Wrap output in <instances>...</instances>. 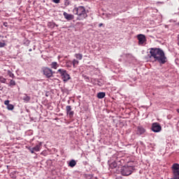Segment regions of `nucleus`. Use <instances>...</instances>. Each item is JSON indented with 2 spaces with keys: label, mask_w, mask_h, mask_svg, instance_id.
<instances>
[{
  "label": "nucleus",
  "mask_w": 179,
  "mask_h": 179,
  "mask_svg": "<svg viewBox=\"0 0 179 179\" xmlns=\"http://www.w3.org/2000/svg\"><path fill=\"white\" fill-rule=\"evenodd\" d=\"M150 58H154L155 62H158L159 65H164L167 62V57L164 54V51L160 48H152L150 50Z\"/></svg>",
  "instance_id": "nucleus-1"
},
{
  "label": "nucleus",
  "mask_w": 179,
  "mask_h": 179,
  "mask_svg": "<svg viewBox=\"0 0 179 179\" xmlns=\"http://www.w3.org/2000/svg\"><path fill=\"white\" fill-rule=\"evenodd\" d=\"M73 13L77 15V20H84V19L87 17V12H86V8L83 6L74 7Z\"/></svg>",
  "instance_id": "nucleus-2"
},
{
  "label": "nucleus",
  "mask_w": 179,
  "mask_h": 179,
  "mask_svg": "<svg viewBox=\"0 0 179 179\" xmlns=\"http://www.w3.org/2000/svg\"><path fill=\"white\" fill-rule=\"evenodd\" d=\"M57 73H59L64 83H66V82H68V80H70L71 79V76L69 75V73H68V71L64 69H58Z\"/></svg>",
  "instance_id": "nucleus-3"
},
{
  "label": "nucleus",
  "mask_w": 179,
  "mask_h": 179,
  "mask_svg": "<svg viewBox=\"0 0 179 179\" xmlns=\"http://www.w3.org/2000/svg\"><path fill=\"white\" fill-rule=\"evenodd\" d=\"M134 171V166H124L120 169V174L122 176H131Z\"/></svg>",
  "instance_id": "nucleus-4"
},
{
  "label": "nucleus",
  "mask_w": 179,
  "mask_h": 179,
  "mask_svg": "<svg viewBox=\"0 0 179 179\" xmlns=\"http://www.w3.org/2000/svg\"><path fill=\"white\" fill-rule=\"evenodd\" d=\"M42 71L43 75L46 76L48 78H52V75L54 74L52 70L48 67H42Z\"/></svg>",
  "instance_id": "nucleus-5"
},
{
  "label": "nucleus",
  "mask_w": 179,
  "mask_h": 179,
  "mask_svg": "<svg viewBox=\"0 0 179 179\" xmlns=\"http://www.w3.org/2000/svg\"><path fill=\"white\" fill-rule=\"evenodd\" d=\"M151 129L152 132H160L162 131V126H160L159 123L155 122L152 123Z\"/></svg>",
  "instance_id": "nucleus-6"
},
{
  "label": "nucleus",
  "mask_w": 179,
  "mask_h": 179,
  "mask_svg": "<svg viewBox=\"0 0 179 179\" xmlns=\"http://www.w3.org/2000/svg\"><path fill=\"white\" fill-rule=\"evenodd\" d=\"M137 38L138 40V45H143L145 43H146V36L143 34H138L137 36Z\"/></svg>",
  "instance_id": "nucleus-7"
},
{
  "label": "nucleus",
  "mask_w": 179,
  "mask_h": 179,
  "mask_svg": "<svg viewBox=\"0 0 179 179\" xmlns=\"http://www.w3.org/2000/svg\"><path fill=\"white\" fill-rule=\"evenodd\" d=\"M66 114H67V115H69V118H73V115L75 114V112H73V110H72V106H66Z\"/></svg>",
  "instance_id": "nucleus-8"
},
{
  "label": "nucleus",
  "mask_w": 179,
  "mask_h": 179,
  "mask_svg": "<svg viewBox=\"0 0 179 179\" xmlns=\"http://www.w3.org/2000/svg\"><path fill=\"white\" fill-rule=\"evenodd\" d=\"M63 16L64 17L65 20L68 21L73 20L75 19V15L69 14L66 12L63 13Z\"/></svg>",
  "instance_id": "nucleus-9"
},
{
  "label": "nucleus",
  "mask_w": 179,
  "mask_h": 179,
  "mask_svg": "<svg viewBox=\"0 0 179 179\" xmlns=\"http://www.w3.org/2000/svg\"><path fill=\"white\" fill-rule=\"evenodd\" d=\"M136 135H143V134H145V132H146V129H145V127H142V126H138L136 128Z\"/></svg>",
  "instance_id": "nucleus-10"
},
{
  "label": "nucleus",
  "mask_w": 179,
  "mask_h": 179,
  "mask_svg": "<svg viewBox=\"0 0 179 179\" xmlns=\"http://www.w3.org/2000/svg\"><path fill=\"white\" fill-rule=\"evenodd\" d=\"M58 27V24H55L54 21H51L48 22V27H50V29H54V27Z\"/></svg>",
  "instance_id": "nucleus-11"
},
{
  "label": "nucleus",
  "mask_w": 179,
  "mask_h": 179,
  "mask_svg": "<svg viewBox=\"0 0 179 179\" xmlns=\"http://www.w3.org/2000/svg\"><path fill=\"white\" fill-rule=\"evenodd\" d=\"M58 66H59V65L58 64V63L57 62H52L50 64V68H52V69H57V68H58Z\"/></svg>",
  "instance_id": "nucleus-12"
},
{
  "label": "nucleus",
  "mask_w": 179,
  "mask_h": 179,
  "mask_svg": "<svg viewBox=\"0 0 179 179\" xmlns=\"http://www.w3.org/2000/svg\"><path fill=\"white\" fill-rule=\"evenodd\" d=\"M22 100H24V103H29V101L31 100V98L27 95V94H24V96L22 97Z\"/></svg>",
  "instance_id": "nucleus-13"
},
{
  "label": "nucleus",
  "mask_w": 179,
  "mask_h": 179,
  "mask_svg": "<svg viewBox=\"0 0 179 179\" xmlns=\"http://www.w3.org/2000/svg\"><path fill=\"white\" fill-rule=\"evenodd\" d=\"M69 167H75L76 166V161L75 159H71L69 163Z\"/></svg>",
  "instance_id": "nucleus-14"
},
{
  "label": "nucleus",
  "mask_w": 179,
  "mask_h": 179,
  "mask_svg": "<svg viewBox=\"0 0 179 179\" xmlns=\"http://www.w3.org/2000/svg\"><path fill=\"white\" fill-rule=\"evenodd\" d=\"M97 97L98 99H104V97H106V92H99Z\"/></svg>",
  "instance_id": "nucleus-15"
},
{
  "label": "nucleus",
  "mask_w": 179,
  "mask_h": 179,
  "mask_svg": "<svg viewBox=\"0 0 179 179\" xmlns=\"http://www.w3.org/2000/svg\"><path fill=\"white\" fill-rule=\"evenodd\" d=\"M40 148H41V143H40L39 144L36 145L33 148H34L35 152H40Z\"/></svg>",
  "instance_id": "nucleus-16"
},
{
  "label": "nucleus",
  "mask_w": 179,
  "mask_h": 179,
  "mask_svg": "<svg viewBox=\"0 0 179 179\" xmlns=\"http://www.w3.org/2000/svg\"><path fill=\"white\" fill-rule=\"evenodd\" d=\"M74 56L77 59H79L80 61L82 59V58H83V55L80 53H76Z\"/></svg>",
  "instance_id": "nucleus-17"
},
{
  "label": "nucleus",
  "mask_w": 179,
  "mask_h": 179,
  "mask_svg": "<svg viewBox=\"0 0 179 179\" xmlns=\"http://www.w3.org/2000/svg\"><path fill=\"white\" fill-rule=\"evenodd\" d=\"M72 64H73V68H76L77 65H79V61H78V60H76V59H74L73 60Z\"/></svg>",
  "instance_id": "nucleus-18"
},
{
  "label": "nucleus",
  "mask_w": 179,
  "mask_h": 179,
  "mask_svg": "<svg viewBox=\"0 0 179 179\" xmlns=\"http://www.w3.org/2000/svg\"><path fill=\"white\" fill-rule=\"evenodd\" d=\"M117 162H112V163L109 165V167H110V169H115V167H117Z\"/></svg>",
  "instance_id": "nucleus-19"
},
{
  "label": "nucleus",
  "mask_w": 179,
  "mask_h": 179,
  "mask_svg": "<svg viewBox=\"0 0 179 179\" xmlns=\"http://www.w3.org/2000/svg\"><path fill=\"white\" fill-rule=\"evenodd\" d=\"M95 83L98 85V86H102L103 85H104V83H103V82H101V80L99 79L95 80Z\"/></svg>",
  "instance_id": "nucleus-20"
},
{
  "label": "nucleus",
  "mask_w": 179,
  "mask_h": 179,
  "mask_svg": "<svg viewBox=\"0 0 179 179\" xmlns=\"http://www.w3.org/2000/svg\"><path fill=\"white\" fill-rule=\"evenodd\" d=\"M62 92L63 94H69V91L67 88H62Z\"/></svg>",
  "instance_id": "nucleus-21"
},
{
  "label": "nucleus",
  "mask_w": 179,
  "mask_h": 179,
  "mask_svg": "<svg viewBox=\"0 0 179 179\" xmlns=\"http://www.w3.org/2000/svg\"><path fill=\"white\" fill-rule=\"evenodd\" d=\"M13 108H15V106L10 103L7 106V109L9 110L10 111H12Z\"/></svg>",
  "instance_id": "nucleus-22"
},
{
  "label": "nucleus",
  "mask_w": 179,
  "mask_h": 179,
  "mask_svg": "<svg viewBox=\"0 0 179 179\" xmlns=\"http://www.w3.org/2000/svg\"><path fill=\"white\" fill-rule=\"evenodd\" d=\"M8 75L10 76V78H15V74L12 73L10 71H8Z\"/></svg>",
  "instance_id": "nucleus-23"
},
{
  "label": "nucleus",
  "mask_w": 179,
  "mask_h": 179,
  "mask_svg": "<svg viewBox=\"0 0 179 179\" xmlns=\"http://www.w3.org/2000/svg\"><path fill=\"white\" fill-rule=\"evenodd\" d=\"M64 5L65 6H69V5H71V1L69 0H65Z\"/></svg>",
  "instance_id": "nucleus-24"
},
{
  "label": "nucleus",
  "mask_w": 179,
  "mask_h": 179,
  "mask_svg": "<svg viewBox=\"0 0 179 179\" xmlns=\"http://www.w3.org/2000/svg\"><path fill=\"white\" fill-rule=\"evenodd\" d=\"M16 85V82H15V80H11L10 81V86H15Z\"/></svg>",
  "instance_id": "nucleus-25"
},
{
  "label": "nucleus",
  "mask_w": 179,
  "mask_h": 179,
  "mask_svg": "<svg viewBox=\"0 0 179 179\" xmlns=\"http://www.w3.org/2000/svg\"><path fill=\"white\" fill-rule=\"evenodd\" d=\"M0 82L1 83H6V80L4 78L1 77L0 78Z\"/></svg>",
  "instance_id": "nucleus-26"
},
{
  "label": "nucleus",
  "mask_w": 179,
  "mask_h": 179,
  "mask_svg": "<svg viewBox=\"0 0 179 179\" xmlns=\"http://www.w3.org/2000/svg\"><path fill=\"white\" fill-rule=\"evenodd\" d=\"M30 44V41L27 40L24 43V45H27V47H28V45Z\"/></svg>",
  "instance_id": "nucleus-27"
},
{
  "label": "nucleus",
  "mask_w": 179,
  "mask_h": 179,
  "mask_svg": "<svg viewBox=\"0 0 179 179\" xmlns=\"http://www.w3.org/2000/svg\"><path fill=\"white\" fill-rule=\"evenodd\" d=\"M28 150H29V152H31V153H34V148H31L30 147L28 148Z\"/></svg>",
  "instance_id": "nucleus-28"
},
{
  "label": "nucleus",
  "mask_w": 179,
  "mask_h": 179,
  "mask_svg": "<svg viewBox=\"0 0 179 179\" xmlns=\"http://www.w3.org/2000/svg\"><path fill=\"white\" fill-rule=\"evenodd\" d=\"M5 47V43H2L0 41V48H3Z\"/></svg>",
  "instance_id": "nucleus-29"
},
{
  "label": "nucleus",
  "mask_w": 179,
  "mask_h": 179,
  "mask_svg": "<svg viewBox=\"0 0 179 179\" xmlns=\"http://www.w3.org/2000/svg\"><path fill=\"white\" fill-rule=\"evenodd\" d=\"M110 15L111 16H118V13H111Z\"/></svg>",
  "instance_id": "nucleus-30"
},
{
  "label": "nucleus",
  "mask_w": 179,
  "mask_h": 179,
  "mask_svg": "<svg viewBox=\"0 0 179 179\" xmlns=\"http://www.w3.org/2000/svg\"><path fill=\"white\" fill-rule=\"evenodd\" d=\"M4 104H5V106H7V107H8V106H9V100H6L5 101H4Z\"/></svg>",
  "instance_id": "nucleus-31"
},
{
  "label": "nucleus",
  "mask_w": 179,
  "mask_h": 179,
  "mask_svg": "<svg viewBox=\"0 0 179 179\" xmlns=\"http://www.w3.org/2000/svg\"><path fill=\"white\" fill-rule=\"evenodd\" d=\"M61 0H52L55 3H59Z\"/></svg>",
  "instance_id": "nucleus-32"
},
{
  "label": "nucleus",
  "mask_w": 179,
  "mask_h": 179,
  "mask_svg": "<svg viewBox=\"0 0 179 179\" xmlns=\"http://www.w3.org/2000/svg\"><path fill=\"white\" fill-rule=\"evenodd\" d=\"M3 26H4L5 27H8V22H4L3 23Z\"/></svg>",
  "instance_id": "nucleus-33"
},
{
  "label": "nucleus",
  "mask_w": 179,
  "mask_h": 179,
  "mask_svg": "<svg viewBox=\"0 0 179 179\" xmlns=\"http://www.w3.org/2000/svg\"><path fill=\"white\" fill-rule=\"evenodd\" d=\"M177 44L179 46V34L177 36Z\"/></svg>",
  "instance_id": "nucleus-34"
},
{
  "label": "nucleus",
  "mask_w": 179,
  "mask_h": 179,
  "mask_svg": "<svg viewBox=\"0 0 179 179\" xmlns=\"http://www.w3.org/2000/svg\"><path fill=\"white\" fill-rule=\"evenodd\" d=\"M101 26H103V23H100V24H99V27H101Z\"/></svg>",
  "instance_id": "nucleus-35"
},
{
  "label": "nucleus",
  "mask_w": 179,
  "mask_h": 179,
  "mask_svg": "<svg viewBox=\"0 0 179 179\" xmlns=\"http://www.w3.org/2000/svg\"><path fill=\"white\" fill-rule=\"evenodd\" d=\"M29 52H31V51H33V50L31 48L29 49Z\"/></svg>",
  "instance_id": "nucleus-36"
},
{
  "label": "nucleus",
  "mask_w": 179,
  "mask_h": 179,
  "mask_svg": "<svg viewBox=\"0 0 179 179\" xmlns=\"http://www.w3.org/2000/svg\"><path fill=\"white\" fill-rule=\"evenodd\" d=\"M177 113H178V114H179V108H178V109H177Z\"/></svg>",
  "instance_id": "nucleus-37"
},
{
  "label": "nucleus",
  "mask_w": 179,
  "mask_h": 179,
  "mask_svg": "<svg viewBox=\"0 0 179 179\" xmlns=\"http://www.w3.org/2000/svg\"><path fill=\"white\" fill-rule=\"evenodd\" d=\"M6 167H7V169H9V166L7 165Z\"/></svg>",
  "instance_id": "nucleus-38"
}]
</instances>
